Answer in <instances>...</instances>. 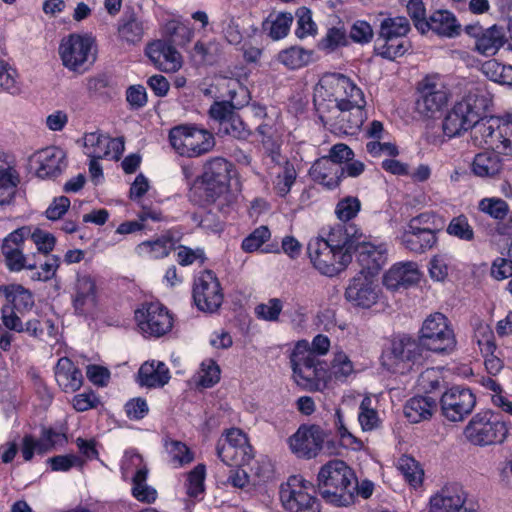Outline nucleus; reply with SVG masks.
I'll list each match as a JSON object with an SVG mask.
<instances>
[{
	"mask_svg": "<svg viewBox=\"0 0 512 512\" xmlns=\"http://www.w3.org/2000/svg\"><path fill=\"white\" fill-rule=\"evenodd\" d=\"M466 33L475 39V50L483 56L496 55L506 41L504 29L496 24L488 28L470 25Z\"/></svg>",
	"mask_w": 512,
	"mask_h": 512,
	"instance_id": "28",
	"label": "nucleus"
},
{
	"mask_svg": "<svg viewBox=\"0 0 512 512\" xmlns=\"http://www.w3.org/2000/svg\"><path fill=\"white\" fill-rule=\"evenodd\" d=\"M145 53L153 65L164 73H175L183 66L182 55L166 41L157 40L150 43Z\"/></svg>",
	"mask_w": 512,
	"mask_h": 512,
	"instance_id": "29",
	"label": "nucleus"
},
{
	"mask_svg": "<svg viewBox=\"0 0 512 512\" xmlns=\"http://www.w3.org/2000/svg\"><path fill=\"white\" fill-rule=\"evenodd\" d=\"M457 261L450 253L440 252L433 255L427 265L429 277L434 282H444L456 269Z\"/></svg>",
	"mask_w": 512,
	"mask_h": 512,
	"instance_id": "37",
	"label": "nucleus"
},
{
	"mask_svg": "<svg viewBox=\"0 0 512 512\" xmlns=\"http://www.w3.org/2000/svg\"><path fill=\"white\" fill-rule=\"evenodd\" d=\"M62 65L72 72L84 73L95 62L97 45L90 34H70L59 45Z\"/></svg>",
	"mask_w": 512,
	"mask_h": 512,
	"instance_id": "7",
	"label": "nucleus"
},
{
	"mask_svg": "<svg viewBox=\"0 0 512 512\" xmlns=\"http://www.w3.org/2000/svg\"><path fill=\"white\" fill-rule=\"evenodd\" d=\"M360 209V200L357 197L347 196L337 203L335 214L339 220L346 222L356 217Z\"/></svg>",
	"mask_w": 512,
	"mask_h": 512,
	"instance_id": "55",
	"label": "nucleus"
},
{
	"mask_svg": "<svg viewBox=\"0 0 512 512\" xmlns=\"http://www.w3.org/2000/svg\"><path fill=\"white\" fill-rule=\"evenodd\" d=\"M508 433V424L489 411L474 415L464 429L466 439L481 447L503 443Z\"/></svg>",
	"mask_w": 512,
	"mask_h": 512,
	"instance_id": "10",
	"label": "nucleus"
},
{
	"mask_svg": "<svg viewBox=\"0 0 512 512\" xmlns=\"http://www.w3.org/2000/svg\"><path fill=\"white\" fill-rule=\"evenodd\" d=\"M474 143L512 156V114L483 119L474 132Z\"/></svg>",
	"mask_w": 512,
	"mask_h": 512,
	"instance_id": "8",
	"label": "nucleus"
},
{
	"mask_svg": "<svg viewBox=\"0 0 512 512\" xmlns=\"http://www.w3.org/2000/svg\"><path fill=\"white\" fill-rule=\"evenodd\" d=\"M147 475H142L132 480V495L143 503H153L157 499V491L146 482Z\"/></svg>",
	"mask_w": 512,
	"mask_h": 512,
	"instance_id": "53",
	"label": "nucleus"
},
{
	"mask_svg": "<svg viewBox=\"0 0 512 512\" xmlns=\"http://www.w3.org/2000/svg\"><path fill=\"white\" fill-rule=\"evenodd\" d=\"M121 472L124 479L132 481L137 477L147 475L148 469L140 454L134 450H128L121 461Z\"/></svg>",
	"mask_w": 512,
	"mask_h": 512,
	"instance_id": "44",
	"label": "nucleus"
},
{
	"mask_svg": "<svg viewBox=\"0 0 512 512\" xmlns=\"http://www.w3.org/2000/svg\"><path fill=\"white\" fill-rule=\"evenodd\" d=\"M271 233L267 226H260L256 228L242 241V249L245 252L257 251L266 241L270 239Z\"/></svg>",
	"mask_w": 512,
	"mask_h": 512,
	"instance_id": "61",
	"label": "nucleus"
},
{
	"mask_svg": "<svg viewBox=\"0 0 512 512\" xmlns=\"http://www.w3.org/2000/svg\"><path fill=\"white\" fill-rule=\"evenodd\" d=\"M83 149L90 159H118L124 151V142L121 138H110L95 131L84 135Z\"/></svg>",
	"mask_w": 512,
	"mask_h": 512,
	"instance_id": "27",
	"label": "nucleus"
},
{
	"mask_svg": "<svg viewBox=\"0 0 512 512\" xmlns=\"http://www.w3.org/2000/svg\"><path fill=\"white\" fill-rule=\"evenodd\" d=\"M2 253L6 259L7 266L11 271L18 272L23 269L35 268V264L27 263L26 257L23 254V249H14L6 246L2 247Z\"/></svg>",
	"mask_w": 512,
	"mask_h": 512,
	"instance_id": "59",
	"label": "nucleus"
},
{
	"mask_svg": "<svg viewBox=\"0 0 512 512\" xmlns=\"http://www.w3.org/2000/svg\"><path fill=\"white\" fill-rule=\"evenodd\" d=\"M19 176L15 169L7 164L0 153V205L9 204L15 196Z\"/></svg>",
	"mask_w": 512,
	"mask_h": 512,
	"instance_id": "39",
	"label": "nucleus"
},
{
	"mask_svg": "<svg viewBox=\"0 0 512 512\" xmlns=\"http://www.w3.org/2000/svg\"><path fill=\"white\" fill-rule=\"evenodd\" d=\"M67 167L66 152L57 146L35 151L29 157V168L40 179L55 178Z\"/></svg>",
	"mask_w": 512,
	"mask_h": 512,
	"instance_id": "22",
	"label": "nucleus"
},
{
	"mask_svg": "<svg viewBox=\"0 0 512 512\" xmlns=\"http://www.w3.org/2000/svg\"><path fill=\"white\" fill-rule=\"evenodd\" d=\"M345 299L354 307L369 310L383 299V291L376 275L359 272L349 280Z\"/></svg>",
	"mask_w": 512,
	"mask_h": 512,
	"instance_id": "16",
	"label": "nucleus"
},
{
	"mask_svg": "<svg viewBox=\"0 0 512 512\" xmlns=\"http://www.w3.org/2000/svg\"><path fill=\"white\" fill-rule=\"evenodd\" d=\"M352 248L349 236L343 242L335 241L333 237H316L309 241L307 250L312 266L321 275L335 277L351 263Z\"/></svg>",
	"mask_w": 512,
	"mask_h": 512,
	"instance_id": "5",
	"label": "nucleus"
},
{
	"mask_svg": "<svg viewBox=\"0 0 512 512\" xmlns=\"http://www.w3.org/2000/svg\"><path fill=\"white\" fill-rule=\"evenodd\" d=\"M406 10L418 31L422 34L427 33L426 8L422 0H408Z\"/></svg>",
	"mask_w": 512,
	"mask_h": 512,
	"instance_id": "54",
	"label": "nucleus"
},
{
	"mask_svg": "<svg viewBox=\"0 0 512 512\" xmlns=\"http://www.w3.org/2000/svg\"><path fill=\"white\" fill-rule=\"evenodd\" d=\"M282 309V301L278 298H271L267 302L257 305L255 314L261 320L275 322L279 319Z\"/></svg>",
	"mask_w": 512,
	"mask_h": 512,
	"instance_id": "58",
	"label": "nucleus"
},
{
	"mask_svg": "<svg viewBox=\"0 0 512 512\" xmlns=\"http://www.w3.org/2000/svg\"><path fill=\"white\" fill-rule=\"evenodd\" d=\"M347 44L348 37L346 31L340 27H332L328 29L325 36L319 41L318 48L326 53H331Z\"/></svg>",
	"mask_w": 512,
	"mask_h": 512,
	"instance_id": "50",
	"label": "nucleus"
},
{
	"mask_svg": "<svg viewBox=\"0 0 512 512\" xmlns=\"http://www.w3.org/2000/svg\"><path fill=\"white\" fill-rule=\"evenodd\" d=\"M313 103L321 122L331 130L353 135L365 121L362 89L340 73L323 75L313 89Z\"/></svg>",
	"mask_w": 512,
	"mask_h": 512,
	"instance_id": "1",
	"label": "nucleus"
},
{
	"mask_svg": "<svg viewBox=\"0 0 512 512\" xmlns=\"http://www.w3.org/2000/svg\"><path fill=\"white\" fill-rule=\"evenodd\" d=\"M476 403L470 389L454 386L444 392L440 404L443 416L452 422L462 421L468 416Z\"/></svg>",
	"mask_w": 512,
	"mask_h": 512,
	"instance_id": "25",
	"label": "nucleus"
},
{
	"mask_svg": "<svg viewBox=\"0 0 512 512\" xmlns=\"http://www.w3.org/2000/svg\"><path fill=\"white\" fill-rule=\"evenodd\" d=\"M490 96L483 89L476 88L469 92L461 101L456 103L452 110L459 114V121L466 130L472 129V139L477 125L484 119L482 115L490 105Z\"/></svg>",
	"mask_w": 512,
	"mask_h": 512,
	"instance_id": "23",
	"label": "nucleus"
},
{
	"mask_svg": "<svg viewBox=\"0 0 512 512\" xmlns=\"http://www.w3.org/2000/svg\"><path fill=\"white\" fill-rule=\"evenodd\" d=\"M138 330L145 337H160L171 331L173 317L168 309L159 302L143 303L135 311Z\"/></svg>",
	"mask_w": 512,
	"mask_h": 512,
	"instance_id": "20",
	"label": "nucleus"
},
{
	"mask_svg": "<svg viewBox=\"0 0 512 512\" xmlns=\"http://www.w3.org/2000/svg\"><path fill=\"white\" fill-rule=\"evenodd\" d=\"M55 377L58 385L65 392H75L82 386L83 377L81 371L66 357L58 360Z\"/></svg>",
	"mask_w": 512,
	"mask_h": 512,
	"instance_id": "34",
	"label": "nucleus"
},
{
	"mask_svg": "<svg viewBox=\"0 0 512 512\" xmlns=\"http://www.w3.org/2000/svg\"><path fill=\"white\" fill-rule=\"evenodd\" d=\"M334 426L341 447L355 452L365 448L364 442L349 430L344 414L339 408L336 409L334 414Z\"/></svg>",
	"mask_w": 512,
	"mask_h": 512,
	"instance_id": "41",
	"label": "nucleus"
},
{
	"mask_svg": "<svg viewBox=\"0 0 512 512\" xmlns=\"http://www.w3.org/2000/svg\"><path fill=\"white\" fill-rule=\"evenodd\" d=\"M441 381L440 368H428L419 375L417 386L424 392H432L439 388Z\"/></svg>",
	"mask_w": 512,
	"mask_h": 512,
	"instance_id": "64",
	"label": "nucleus"
},
{
	"mask_svg": "<svg viewBox=\"0 0 512 512\" xmlns=\"http://www.w3.org/2000/svg\"><path fill=\"white\" fill-rule=\"evenodd\" d=\"M269 22V36L273 40H280L288 35L293 22V16L289 12H280L270 15Z\"/></svg>",
	"mask_w": 512,
	"mask_h": 512,
	"instance_id": "49",
	"label": "nucleus"
},
{
	"mask_svg": "<svg viewBox=\"0 0 512 512\" xmlns=\"http://www.w3.org/2000/svg\"><path fill=\"white\" fill-rule=\"evenodd\" d=\"M171 375L167 365L158 360L144 362L137 374V382L142 387L161 388L170 381Z\"/></svg>",
	"mask_w": 512,
	"mask_h": 512,
	"instance_id": "32",
	"label": "nucleus"
},
{
	"mask_svg": "<svg viewBox=\"0 0 512 512\" xmlns=\"http://www.w3.org/2000/svg\"><path fill=\"white\" fill-rule=\"evenodd\" d=\"M206 468L203 464L197 465L187 474V494L197 498L204 491Z\"/></svg>",
	"mask_w": 512,
	"mask_h": 512,
	"instance_id": "56",
	"label": "nucleus"
},
{
	"mask_svg": "<svg viewBox=\"0 0 512 512\" xmlns=\"http://www.w3.org/2000/svg\"><path fill=\"white\" fill-rule=\"evenodd\" d=\"M427 24V32L431 30L443 37L452 38L460 33V24L455 15L447 10L432 13Z\"/></svg>",
	"mask_w": 512,
	"mask_h": 512,
	"instance_id": "35",
	"label": "nucleus"
},
{
	"mask_svg": "<svg viewBox=\"0 0 512 512\" xmlns=\"http://www.w3.org/2000/svg\"><path fill=\"white\" fill-rule=\"evenodd\" d=\"M171 246V240L163 236L141 242L135 247V253L145 259H161L169 255Z\"/></svg>",
	"mask_w": 512,
	"mask_h": 512,
	"instance_id": "43",
	"label": "nucleus"
},
{
	"mask_svg": "<svg viewBox=\"0 0 512 512\" xmlns=\"http://www.w3.org/2000/svg\"><path fill=\"white\" fill-rule=\"evenodd\" d=\"M446 232L462 241L470 242L474 239V230L465 215H459L451 219Z\"/></svg>",
	"mask_w": 512,
	"mask_h": 512,
	"instance_id": "51",
	"label": "nucleus"
},
{
	"mask_svg": "<svg viewBox=\"0 0 512 512\" xmlns=\"http://www.w3.org/2000/svg\"><path fill=\"white\" fill-rule=\"evenodd\" d=\"M397 468L412 488L417 489L422 486L424 470L415 459L404 455L399 458Z\"/></svg>",
	"mask_w": 512,
	"mask_h": 512,
	"instance_id": "45",
	"label": "nucleus"
},
{
	"mask_svg": "<svg viewBox=\"0 0 512 512\" xmlns=\"http://www.w3.org/2000/svg\"><path fill=\"white\" fill-rule=\"evenodd\" d=\"M358 423L363 432L377 430L382 425V419L377 409V401L370 395H366L359 406Z\"/></svg>",
	"mask_w": 512,
	"mask_h": 512,
	"instance_id": "38",
	"label": "nucleus"
},
{
	"mask_svg": "<svg viewBox=\"0 0 512 512\" xmlns=\"http://www.w3.org/2000/svg\"><path fill=\"white\" fill-rule=\"evenodd\" d=\"M258 131L263 136V145L270 151L271 160L278 164V166L275 167L276 176L273 180L274 190L279 196L284 197L290 192L294 185L297 172L294 165L287 161H285L283 165H280L279 130L266 122L258 127Z\"/></svg>",
	"mask_w": 512,
	"mask_h": 512,
	"instance_id": "12",
	"label": "nucleus"
},
{
	"mask_svg": "<svg viewBox=\"0 0 512 512\" xmlns=\"http://www.w3.org/2000/svg\"><path fill=\"white\" fill-rule=\"evenodd\" d=\"M475 339L482 354L489 355L491 352H495L496 344L494 342V334L487 324L481 323L477 326Z\"/></svg>",
	"mask_w": 512,
	"mask_h": 512,
	"instance_id": "62",
	"label": "nucleus"
},
{
	"mask_svg": "<svg viewBox=\"0 0 512 512\" xmlns=\"http://www.w3.org/2000/svg\"><path fill=\"white\" fill-rule=\"evenodd\" d=\"M297 28L295 34L298 38L303 39L307 36L314 35L317 31L315 22L312 20V13L306 7H300L297 12Z\"/></svg>",
	"mask_w": 512,
	"mask_h": 512,
	"instance_id": "57",
	"label": "nucleus"
},
{
	"mask_svg": "<svg viewBox=\"0 0 512 512\" xmlns=\"http://www.w3.org/2000/svg\"><path fill=\"white\" fill-rule=\"evenodd\" d=\"M313 54V50L291 46L278 53L277 61L288 69L296 70L309 65L313 60Z\"/></svg>",
	"mask_w": 512,
	"mask_h": 512,
	"instance_id": "40",
	"label": "nucleus"
},
{
	"mask_svg": "<svg viewBox=\"0 0 512 512\" xmlns=\"http://www.w3.org/2000/svg\"><path fill=\"white\" fill-rule=\"evenodd\" d=\"M422 276L417 262L399 261L384 272L382 284L388 291L398 292L419 284Z\"/></svg>",
	"mask_w": 512,
	"mask_h": 512,
	"instance_id": "26",
	"label": "nucleus"
},
{
	"mask_svg": "<svg viewBox=\"0 0 512 512\" xmlns=\"http://www.w3.org/2000/svg\"><path fill=\"white\" fill-rule=\"evenodd\" d=\"M428 512H478L466 490L457 483H448L433 492L427 504Z\"/></svg>",
	"mask_w": 512,
	"mask_h": 512,
	"instance_id": "21",
	"label": "nucleus"
},
{
	"mask_svg": "<svg viewBox=\"0 0 512 512\" xmlns=\"http://www.w3.org/2000/svg\"><path fill=\"white\" fill-rule=\"evenodd\" d=\"M216 452L225 465L236 468L249 464L253 458L252 446L247 436L237 428L227 429L222 434Z\"/></svg>",
	"mask_w": 512,
	"mask_h": 512,
	"instance_id": "17",
	"label": "nucleus"
},
{
	"mask_svg": "<svg viewBox=\"0 0 512 512\" xmlns=\"http://www.w3.org/2000/svg\"><path fill=\"white\" fill-rule=\"evenodd\" d=\"M0 294L5 297L6 304L13 306L19 313L29 311L34 306L32 292L20 284L1 285Z\"/></svg>",
	"mask_w": 512,
	"mask_h": 512,
	"instance_id": "36",
	"label": "nucleus"
},
{
	"mask_svg": "<svg viewBox=\"0 0 512 512\" xmlns=\"http://www.w3.org/2000/svg\"><path fill=\"white\" fill-rule=\"evenodd\" d=\"M165 449L169 456L170 464L175 468L183 467L194 460L193 452L180 441L167 440Z\"/></svg>",
	"mask_w": 512,
	"mask_h": 512,
	"instance_id": "46",
	"label": "nucleus"
},
{
	"mask_svg": "<svg viewBox=\"0 0 512 512\" xmlns=\"http://www.w3.org/2000/svg\"><path fill=\"white\" fill-rule=\"evenodd\" d=\"M366 150L372 157H396L399 154L397 145L387 139L368 141L366 143Z\"/></svg>",
	"mask_w": 512,
	"mask_h": 512,
	"instance_id": "63",
	"label": "nucleus"
},
{
	"mask_svg": "<svg viewBox=\"0 0 512 512\" xmlns=\"http://www.w3.org/2000/svg\"><path fill=\"white\" fill-rule=\"evenodd\" d=\"M437 408V402L430 396H415L404 406V415L411 423H420L431 419Z\"/></svg>",
	"mask_w": 512,
	"mask_h": 512,
	"instance_id": "33",
	"label": "nucleus"
},
{
	"mask_svg": "<svg viewBox=\"0 0 512 512\" xmlns=\"http://www.w3.org/2000/svg\"><path fill=\"white\" fill-rule=\"evenodd\" d=\"M71 305L78 316L92 317L101 306L102 288L97 277L86 270H77L69 285Z\"/></svg>",
	"mask_w": 512,
	"mask_h": 512,
	"instance_id": "6",
	"label": "nucleus"
},
{
	"mask_svg": "<svg viewBox=\"0 0 512 512\" xmlns=\"http://www.w3.org/2000/svg\"><path fill=\"white\" fill-rule=\"evenodd\" d=\"M231 164L224 158H214L204 165L203 173L193 187L192 193L211 202L221 213L228 214L234 203L229 190Z\"/></svg>",
	"mask_w": 512,
	"mask_h": 512,
	"instance_id": "3",
	"label": "nucleus"
},
{
	"mask_svg": "<svg viewBox=\"0 0 512 512\" xmlns=\"http://www.w3.org/2000/svg\"><path fill=\"white\" fill-rule=\"evenodd\" d=\"M355 475L342 460L324 464L317 475V486L323 499L336 506H348L354 501Z\"/></svg>",
	"mask_w": 512,
	"mask_h": 512,
	"instance_id": "4",
	"label": "nucleus"
},
{
	"mask_svg": "<svg viewBox=\"0 0 512 512\" xmlns=\"http://www.w3.org/2000/svg\"><path fill=\"white\" fill-rule=\"evenodd\" d=\"M279 497L286 512H321L312 484L302 475H292L282 483Z\"/></svg>",
	"mask_w": 512,
	"mask_h": 512,
	"instance_id": "9",
	"label": "nucleus"
},
{
	"mask_svg": "<svg viewBox=\"0 0 512 512\" xmlns=\"http://www.w3.org/2000/svg\"><path fill=\"white\" fill-rule=\"evenodd\" d=\"M20 451L24 461L29 462L34 455H44L47 453L46 446L42 438H36L31 434H26L20 443Z\"/></svg>",
	"mask_w": 512,
	"mask_h": 512,
	"instance_id": "52",
	"label": "nucleus"
},
{
	"mask_svg": "<svg viewBox=\"0 0 512 512\" xmlns=\"http://www.w3.org/2000/svg\"><path fill=\"white\" fill-rule=\"evenodd\" d=\"M221 378V369L216 360L212 358L204 359L197 372L192 377V382L196 387L211 388L215 386Z\"/></svg>",
	"mask_w": 512,
	"mask_h": 512,
	"instance_id": "42",
	"label": "nucleus"
},
{
	"mask_svg": "<svg viewBox=\"0 0 512 512\" xmlns=\"http://www.w3.org/2000/svg\"><path fill=\"white\" fill-rule=\"evenodd\" d=\"M477 208L495 220H503L509 213L508 203L499 197H484L478 202Z\"/></svg>",
	"mask_w": 512,
	"mask_h": 512,
	"instance_id": "48",
	"label": "nucleus"
},
{
	"mask_svg": "<svg viewBox=\"0 0 512 512\" xmlns=\"http://www.w3.org/2000/svg\"><path fill=\"white\" fill-rule=\"evenodd\" d=\"M499 153L489 149L477 153L470 164L471 173L481 179H496L503 170Z\"/></svg>",
	"mask_w": 512,
	"mask_h": 512,
	"instance_id": "30",
	"label": "nucleus"
},
{
	"mask_svg": "<svg viewBox=\"0 0 512 512\" xmlns=\"http://www.w3.org/2000/svg\"><path fill=\"white\" fill-rule=\"evenodd\" d=\"M328 432L318 425H301L287 438L290 452L298 459L316 458L324 448Z\"/></svg>",
	"mask_w": 512,
	"mask_h": 512,
	"instance_id": "18",
	"label": "nucleus"
},
{
	"mask_svg": "<svg viewBox=\"0 0 512 512\" xmlns=\"http://www.w3.org/2000/svg\"><path fill=\"white\" fill-rule=\"evenodd\" d=\"M420 357L419 345L408 336L390 340L381 355L382 365L393 373L404 374L412 369Z\"/></svg>",
	"mask_w": 512,
	"mask_h": 512,
	"instance_id": "15",
	"label": "nucleus"
},
{
	"mask_svg": "<svg viewBox=\"0 0 512 512\" xmlns=\"http://www.w3.org/2000/svg\"><path fill=\"white\" fill-rule=\"evenodd\" d=\"M416 101L419 113L433 117L447 105L449 94L443 78L438 74L425 76L417 86Z\"/></svg>",
	"mask_w": 512,
	"mask_h": 512,
	"instance_id": "19",
	"label": "nucleus"
},
{
	"mask_svg": "<svg viewBox=\"0 0 512 512\" xmlns=\"http://www.w3.org/2000/svg\"><path fill=\"white\" fill-rule=\"evenodd\" d=\"M309 174L314 182L325 188H336L344 176V171L340 165H337L328 157H322L314 162L309 170Z\"/></svg>",
	"mask_w": 512,
	"mask_h": 512,
	"instance_id": "31",
	"label": "nucleus"
},
{
	"mask_svg": "<svg viewBox=\"0 0 512 512\" xmlns=\"http://www.w3.org/2000/svg\"><path fill=\"white\" fill-rule=\"evenodd\" d=\"M410 30V24L405 17L386 18L380 25V37L385 40L398 39Z\"/></svg>",
	"mask_w": 512,
	"mask_h": 512,
	"instance_id": "47",
	"label": "nucleus"
},
{
	"mask_svg": "<svg viewBox=\"0 0 512 512\" xmlns=\"http://www.w3.org/2000/svg\"><path fill=\"white\" fill-rule=\"evenodd\" d=\"M193 298L198 309L205 312H215L221 306V286L212 271L206 270L198 274L194 282Z\"/></svg>",
	"mask_w": 512,
	"mask_h": 512,
	"instance_id": "24",
	"label": "nucleus"
},
{
	"mask_svg": "<svg viewBox=\"0 0 512 512\" xmlns=\"http://www.w3.org/2000/svg\"><path fill=\"white\" fill-rule=\"evenodd\" d=\"M288 353L292 379L307 391L332 390L354 379L357 374L355 363L344 351L334 352L329 366L313 355L307 340L290 344Z\"/></svg>",
	"mask_w": 512,
	"mask_h": 512,
	"instance_id": "2",
	"label": "nucleus"
},
{
	"mask_svg": "<svg viewBox=\"0 0 512 512\" xmlns=\"http://www.w3.org/2000/svg\"><path fill=\"white\" fill-rule=\"evenodd\" d=\"M356 258L362 271L376 275L388 261V245L386 242L371 236L355 232L349 236Z\"/></svg>",
	"mask_w": 512,
	"mask_h": 512,
	"instance_id": "14",
	"label": "nucleus"
},
{
	"mask_svg": "<svg viewBox=\"0 0 512 512\" xmlns=\"http://www.w3.org/2000/svg\"><path fill=\"white\" fill-rule=\"evenodd\" d=\"M169 140L181 156L197 157L210 151L215 142L213 135L195 125H179L170 130Z\"/></svg>",
	"mask_w": 512,
	"mask_h": 512,
	"instance_id": "13",
	"label": "nucleus"
},
{
	"mask_svg": "<svg viewBox=\"0 0 512 512\" xmlns=\"http://www.w3.org/2000/svg\"><path fill=\"white\" fill-rule=\"evenodd\" d=\"M419 344L434 353H448L455 348V334L444 314L435 312L425 318L419 331Z\"/></svg>",
	"mask_w": 512,
	"mask_h": 512,
	"instance_id": "11",
	"label": "nucleus"
},
{
	"mask_svg": "<svg viewBox=\"0 0 512 512\" xmlns=\"http://www.w3.org/2000/svg\"><path fill=\"white\" fill-rule=\"evenodd\" d=\"M16 78L17 73L15 69L0 62V92L6 91L12 95H18L21 92V88Z\"/></svg>",
	"mask_w": 512,
	"mask_h": 512,
	"instance_id": "60",
	"label": "nucleus"
}]
</instances>
